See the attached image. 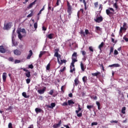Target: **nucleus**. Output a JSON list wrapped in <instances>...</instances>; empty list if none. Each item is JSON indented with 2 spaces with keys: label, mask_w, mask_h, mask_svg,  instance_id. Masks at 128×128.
Segmentation results:
<instances>
[{
  "label": "nucleus",
  "mask_w": 128,
  "mask_h": 128,
  "mask_svg": "<svg viewBox=\"0 0 128 128\" xmlns=\"http://www.w3.org/2000/svg\"><path fill=\"white\" fill-rule=\"evenodd\" d=\"M67 6H68V10L67 12L68 14V17L70 16V15H72V6L70 5V2L68 1L67 2Z\"/></svg>",
  "instance_id": "1"
},
{
  "label": "nucleus",
  "mask_w": 128,
  "mask_h": 128,
  "mask_svg": "<svg viewBox=\"0 0 128 128\" xmlns=\"http://www.w3.org/2000/svg\"><path fill=\"white\" fill-rule=\"evenodd\" d=\"M23 70L26 72L25 73V75L26 78H30L31 77V72L29 70H26V68H24Z\"/></svg>",
  "instance_id": "2"
},
{
  "label": "nucleus",
  "mask_w": 128,
  "mask_h": 128,
  "mask_svg": "<svg viewBox=\"0 0 128 128\" xmlns=\"http://www.w3.org/2000/svg\"><path fill=\"white\" fill-rule=\"evenodd\" d=\"M94 20L96 22L100 23L102 22L103 18L102 17V16H97L96 18L94 19Z\"/></svg>",
  "instance_id": "3"
},
{
  "label": "nucleus",
  "mask_w": 128,
  "mask_h": 128,
  "mask_svg": "<svg viewBox=\"0 0 128 128\" xmlns=\"http://www.w3.org/2000/svg\"><path fill=\"white\" fill-rule=\"evenodd\" d=\"M12 28V23L11 22H8L6 24H4V30H8Z\"/></svg>",
  "instance_id": "4"
},
{
  "label": "nucleus",
  "mask_w": 128,
  "mask_h": 128,
  "mask_svg": "<svg viewBox=\"0 0 128 128\" xmlns=\"http://www.w3.org/2000/svg\"><path fill=\"white\" fill-rule=\"evenodd\" d=\"M74 72H76V68L74 64H70V72L74 73Z\"/></svg>",
  "instance_id": "5"
},
{
  "label": "nucleus",
  "mask_w": 128,
  "mask_h": 128,
  "mask_svg": "<svg viewBox=\"0 0 128 128\" xmlns=\"http://www.w3.org/2000/svg\"><path fill=\"white\" fill-rule=\"evenodd\" d=\"M14 54L16 56H20L21 55L22 52L20 50L16 49L14 50Z\"/></svg>",
  "instance_id": "6"
},
{
  "label": "nucleus",
  "mask_w": 128,
  "mask_h": 128,
  "mask_svg": "<svg viewBox=\"0 0 128 128\" xmlns=\"http://www.w3.org/2000/svg\"><path fill=\"white\" fill-rule=\"evenodd\" d=\"M46 86H44L42 89L38 90V92L40 94H44V92H46Z\"/></svg>",
  "instance_id": "7"
},
{
  "label": "nucleus",
  "mask_w": 128,
  "mask_h": 128,
  "mask_svg": "<svg viewBox=\"0 0 128 128\" xmlns=\"http://www.w3.org/2000/svg\"><path fill=\"white\" fill-rule=\"evenodd\" d=\"M32 55H33V52L32 50H29V54L27 56L26 59L30 60Z\"/></svg>",
  "instance_id": "8"
},
{
  "label": "nucleus",
  "mask_w": 128,
  "mask_h": 128,
  "mask_svg": "<svg viewBox=\"0 0 128 128\" xmlns=\"http://www.w3.org/2000/svg\"><path fill=\"white\" fill-rule=\"evenodd\" d=\"M58 62L60 65H62L63 63H66V60H61L60 61V58H58Z\"/></svg>",
  "instance_id": "9"
},
{
  "label": "nucleus",
  "mask_w": 128,
  "mask_h": 128,
  "mask_svg": "<svg viewBox=\"0 0 128 128\" xmlns=\"http://www.w3.org/2000/svg\"><path fill=\"white\" fill-rule=\"evenodd\" d=\"M7 78V73L6 72H3L2 74V80L4 82H5Z\"/></svg>",
  "instance_id": "10"
},
{
  "label": "nucleus",
  "mask_w": 128,
  "mask_h": 128,
  "mask_svg": "<svg viewBox=\"0 0 128 128\" xmlns=\"http://www.w3.org/2000/svg\"><path fill=\"white\" fill-rule=\"evenodd\" d=\"M16 32L18 34V38L20 40H22L23 38L22 35V34L21 32H20V30H16Z\"/></svg>",
  "instance_id": "11"
},
{
  "label": "nucleus",
  "mask_w": 128,
  "mask_h": 128,
  "mask_svg": "<svg viewBox=\"0 0 128 128\" xmlns=\"http://www.w3.org/2000/svg\"><path fill=\"white\" fill-rule=\"evenodd\" d=\"M80 68H81L82 70V72H84V70L86 69V66L84 65V63H82V62H80Z\"/></svg>",
  "instance_id": "12"
},
{
  "label": "nucleus",
  "mask_w": 128,
  "mask_h": 128,
  "mask_svg": "<svg viewBox=\"0 0 128 128\" xmlns=\"http://www.w3.org/2000/svg\"><path fill=\"white\" fill-rule=\"evenodd\" d=\"M60 124H62V120H60L57 124H54V125H53V128H58L60 126Z\"/></svg>",
  "instance_id": "13"
},
{
  "label": "nucleus",
  "mask_w": 128,
  "mask_h": 128,
  "mask_svg": "<svg viewBox=\"0 0 128 128\" xmlns=\"http://www.w3.org/2000/svg\"><path fill=\"white\" fill-rule=\"evenodd\" d=\"M0 52L2 54H4L6 52V49L4 48V46H0Z\"/></svg>",
  "instance_id": "14"
},
{
  "label": "nucleus",
  "mask_w": 128,
  "mask_h": 128,
  "mask_svg": "<svg viewBox=\"0 0 128 128\" xmlns=\"http://www.w3.org/2000/svg\"><path fill=\"white\" fill-rule=\"evenodd\" d=\"M36 0H34V2L30 3L29 6H28V8L30 9L32 8V6L36 4Z\"/></svg>",
  "instance_id": "15"
},
{
  "label": "nucleus",
  "mask_w": 128,
  "mask_h": 128,
  "mask_svg": "<svg viewBox=\"0 0 128 128\" xmlns=\"http://www.w3.org/2000/svg\"><path fill=\"white\" fill-rule=\"evenodd\" d=\"M54 56H56L57 58V60H58V59L60 58H61V56L60 54H58V52H56L54 53Z\"/></svg>",
  "instance_id": "16"
},
{
  "label": "nucleus",
  "mask_w": 128,
  "mask_h": 128,
  "mask_svg": "<svg viewBox=\"0 0 128 128\" xmlns=\"http://www.w3.org/2000/svg\"><path fill=\"white\" fill-rule=\"evenodd\" d=\"M72 104H74V102L72 100H68V105L72 106Z\"/></svg>",
  "instance_id": "17"
},
{
  "label": "nucleus",
  "mask_w": 128,
  "mask_h": 128,
  "mask_svg": "<svg viewBox=\"0 0 128 128\" xmlns=\"http://www.w3.org/2000/svg\"><path fill=\"white\" fill-rule=\"evenodd\" d=\"M80 84V80L78 78H76L74 80V85L75 86H78Z\"/></svg>",
  "instance_id": "18"
},
{
  "label": "nucleus",
  "mask_w": 128,
  "mask_h": 128,
  "mask_svg": "<svg viewBox=\"0 0 128 128\" xmlns=\"http://www.w3.org/2000/svg\"><path fill=\"white\" fill-rule=\"evenodd\" d=\"M100 74V72H98L94 73H92V75L93 76H98Z\"/></svg>",
  "instance_id": "19"
},
{
  "label": "nucleus",
  "mask_w": 128,
  "mask_h": 128,
  "mask_svg": "<svg viewBox=\"0 0 128 128\" xmlns=\"http://www.w3.org/2000/svg\"><path fill=\"white\" fill-rule=\"evenodd\" d=\"M83 82L84 84H86L87 82V76H84L82 78Z\"/></svg>",
  "instance_id": "20"
},
{
  "label": "nucleus",
  "mask_w": 128,
  "mask_h": 128,
  "mask_svg": "<svg viewBox=\"0 0 128 128\" xmlns=\"http://www.w3.org/2000/svg\"><path fill=\"white\" fill-rule=\"evenodd\" d=\"M42 111V109L40 108H36L35 112L36 114H38L39 112H41Z\"/></svg>",
  "instance_id": "21"
},
{
  "label": "nucleus",
  "mask_w": 128,
  "mask_h": 128,
  "mask_svg": "<svg viewBox=\"0 0 128 128\" xmlns=\"http://www.w3.org/2000/svg\"><path fill=\"white\" fill-rule=\"evenodd\" d=\"M22 96L24 98H30V96H29V95H27L26 94V92H23L22 93Z\"/></svg>",
  "instance_id": "22"
},
{
  "label": "nucleus",
  "mask_w": 128,
  "mask_h": 128,
  "mask_svg": "<svg viewBox=\"0 0 128 128\" xmlns=\"http://www.w3.org/2000/svg\"><path fill=\"white\" fill-rule=\"evenodd\" d=\"M72 58H78V54L76 52H74L72 54Z\"/></svg>",
  "instance_id": "23"
},
{
  "label": "nucleus",
  "mask_w": 128,
  "mask_h": 128,
  "mask_svg": "<svg viewBox=\"0 0 128 128\" xmlns=\"http://www.w3.org/2000/svg\"><path fill=\"white\" fill-rule=\"evenodd\" d=\"M76 114H77L78 118H82V112H76Z\"/></svg>",
  "instance_id": "24"
},
{
  "label": "nucleus",
  "mask_w": 128,
  "mask_h": 128,
  "mask_svg": "<svg viewBox=\"0 0 128 128\" xmlns=\"http://www.w3.org/2000/svg\"><path fill=\"white\" fill-rule=\"evenodd\" d=\"M106 14L108 16H110V14H113V13L111 12L108 9L106 10Z\"/></svg>",
  "instance_id": "25"
},
{
  "label": "nucleus",
  "mask_w": 128,
  "mask_h": 128,
  "mask_svg": "<svg viewBox=\"0 0 128 128\" xmlns=\"http://www.w3.org/2000/svg\"><path fill=\"white\" fill-rule=\"evenodd\" d=\"M114 8H116V10H120V8H118V6L117 5L116 2H115V3L114 4Z\"/></svg>",
  "instance_id": "26"
},
{
  "label": "nucleus",
  "mask_w": 128,
  "mask_h": 128,
  "mask_svg": "<svg viewBox=\"0 0 128 128\" xmlns=\"http://www.w3.org/2000/svg\"><path fill=\"white\" fill-rule=\"evenodd\" d=\"M72 58V62L71 63V64L74 65V63L78 61L77 58Z\"/></svg>",
  "instance_id": "27"
},
{
  "label": "nucleus",
  "mask_w": 128,
  "mask_h": 128,
  "mask_svg": "<svg viewBox=\"0 0 128 128\" xmlns=\"http://www.w3.org/2000/svg\"><path fill=\"white\" fill-rule=\"evenodd\" d=\"M53 36H54V34H48V38L50 40H52L54 38Z\"/></svg>",
  "instance_id": "28"
},
{
  "label": "nucleus",
  "mask_w": 128,
  "mask_h": 128,
  "mask_svg": "<svg viewBox=\"0 0 128 128\" xmlns=\"http://www.w3.org/2000/svg\"><path fill=\"white\" fill-rule=\"evenodd\" d=\"M104 46V42H102L101 44L98 46V48L100 49V50H102V48Z\"/></svg>",
  "instance_id": "29"
},
{
  "label": "nucleus",
  "mask_w": 128,
  "mask_h": 128,
  "mask_svg": "<svg viewBox=\"0 0 128 128\" xmlns=\"http://www.w3.org/2000/svg\"><path fill=\"white\" fill-rule=\"evenodd\" d=\"M12 43L14 46H16L18 45V42H16L15 40H14V38H12Z\"/></svg>",
  "instance_id": "30"
},
{
  "label": "nucleus",
  "mask_w": 128,
  "mask_h": 128,
  "mask_svg": "<svg viewBox=\"0 0 128 128\" xmlns=\"http://www.w3.org/2000/svg\"><path fill=\"white\" fill-rule=\"evenodd\" d=\"M20 33L22 32L23 34H26V30L25 28H22V29L20 30Z\"/></svg>",
  "instance_id": "31"
},
{
  "label": "nucleus",
  "mask_w": 128,
  "mask_h": 128,
  "mask_svg": "<svg viewBox=\"0 0 128 128\" xmlns=\"http://www.w3.org/2000/svg\"><path fill=\"white\" fill-rule=\"evenodd\" d=\"M96 104L98 106V110H100V102H98V101H96Z\"/></svg>",
  "instance_id": "32"
},
{
  "label": "nucleus",
  "mask_w": 128,
  "mask_h": 128,
  "mask_svg": "<svg viewBox=\"0 0 128 128\" xmlns=\"http://www.w3.org/2000/svg\"><path fill=\"white\" fill-rule=\"evenodd\" d=\"M114 52V48L112 46H110V54L109 55H111V54L113 52Z\"/></svg>",
  "instance_id": "33"
},
{
  "label": "nucleus",
  "mask_w": 128,
  "mask_h": 128,
  "mask_svg": "<svg viewBox=\"0 0 128 128\" xmlns=\"http://www.w3.org/2000/svg\"><path fill=\"white\" fill-rule=\"evenodd\" d=\"M126 110V107H123L122 108V114H126V112H125Z\"/></svg>",
  "instance_id": "34"
},
{
  "label": "nucleus",
  "mask_w": 128,
  "mask_h": 128,
  "mask_svg": "<svg viewBox=\"0 0 128 128\" xmlns=\"http://www.w3.org/2000/svg\"><path fill=\"white\" fill-rule=\"evenodd\" d=\"M94 107L93 105H88L86 108L89 110H90L91 108Z\"/></svg>",
  "instance_id": "35"
},
{
  "label": "nucleus",
  "mask_w": 128,
  "mask_h": 128,
  "mask_svg": "<svg viewBox=\"0 0 128 128\" xmlns=\"http://www.w3.org/2000/svg\"><path fill=\"white\" fill-rule=\"evenodd\" d=\"M80 34L81 35H82L84 37L86 36V34H85V33H84V32L83 30H81L80 32Z\"/></svg>",
  "instance_id": "36"
},
{
  "label": "nucleus",
  "mask_w": 128,
  "mask_h": 128,
  "mask_svg": "<svg viewBox=\"0 0 128 128\" xmlns=\"http://www.w3.org/2000/svg\"><path fill=\"white\" fill-rule=\"evenodd\" d=\"M46 69L48 70H50V64H48L46 67Z\"/></svg>",
  "instance_id": "37"
},
{
  "label": "nucleus",
  "mask_w": 128,
  "mask_h": 128,
  "mask_svg": "<svg viewBox=\"0 0 128 128\" xmlns=\"http://www.w3.org/2000/svg\"><path fill=\"white\" fill-rule=\"evenodd\" d=\"M64 89H66V86H62L61 87V90L62 92V93L64 92Z\"/></svg>",
  "instance_id": "38"
},
{
  "label": "nucleus",
  "mask_w": 128,
  "mask_h": 128,
  "mask_svg": "<svg viewBox=\"0 0 128 128\" xmlns=\"http://www.w3.org/2000/svg\"><path fill=\"white\" fill-rule=\"evenodd\" d=\"M8 60L11 62H14V59L13 57H10L8 58Z\"/></svg>",
  "instance_id": "39"
},
{
  "label": "nucleus",
  "mask_w": 128,
  "mask_h": 128,
  "mask_svg": "<svg viewBox=\"0 0 128 128\" xmlns=\"http://www.w3.org/2000/svg\"><path fill=\"white\" fill-rule=\"evenodd\" d=\"M31 82V79L30 78H28L27 79H26V82L27 84H30Z\"/></svg>",
  "instance_id": "40"
},
{
  "label": "nucleus",
  "mask_w": 128,
  "mask_h": 128,
  "mask_svg": "<svg viewBox=\"0 0 128 128\" xmlns=\"http://www.w3.org/2000/svg\"><path fill=\"white\" fill-rule=\"evenodd\" d=\"M20 62H21V60H14V64H20Z\"/></svg>",
  "instance_id": "41"
},
{
  "label": "nucleus",
  "mask_w": 128,
  "mask_h": 128,
  "mask_svg": "<svg viewBox=\"0 0 128 128\" xmlns=\"http://www.w3.org/2000/svg\"><path fill=\"white\" fill-rule=\"evenodd\" d=\"M83 3L84 6V10H86V0H83Z\"/></svg>",
  "instance_id": "42"
},
{
  "label": "nucleus",
  "mask_w": 128,
  "mask_h": 128,
  "mask_svg": "<svg viewBox=\"0 0 128 128\" xmlns=\"http://www.w3.org/2000/svg\"><path fill=\"white\" fill-rule=\"evenodd\" d=\"M44 54V52H41L39 54V58H41L42 57V56Z\"/></svg>",
  "instance_id": "43"
},
{
  "label": "nucleus",
  "mask_w": 128,
  "mask_h": 128,
  "mask_svg": "<svg viewBox=\"0 0 128 128\" xmlns=\"http://www.w3.org/2000/svg\"><path fill=\"white\" fill-rule=\"evenodd\" d=\"M60 2H61L60 0H57L55 6H60Z\"/></svg>",
  "instance_id": "44"
},
{
  "label": "nucleus",
  "mask_w": 128,
  "mask_h": 128,
  "mask_svg": "<svg viewBox=\"0 0 128 128\" xmlns=\"http://www.w3.org/2000/svg\"><path fill=\"white\" fill-rule=\"evenodd\" d=\"M50 106L51 108H54L56 106V103H51Z\"/></svg>",
  "instance_id": "45"
},
{
  "label": "nucleus",
  "mask_w": 128,
  "mask_h": 128,
  "mask_svg": "<svg viewBox=\"0 0 128 128\" xmlns=\"http://www.w3.org/2000/svg\"><path fill=\"white\" fill-rule=\"evenodd\" d=\"M82 111V108L80 107H78V110H76L75 111L76 112H80Z\"/></svg>",
  "instance_id": "46"
},
{
  "label": "nucleus",
  "mask_w": 128,
  "mask_h": 128,
  "mask_svg": "<svg viewBox=\"0 0 128 128\" xmlns=\"http://www.w3.org/2000/svg\"><path fill=\"white\" fill-rule=\"evenodd\" d=\"M98 125V122H92L91 124V126H97Z\"/></svg>",
  "instance_id": "47"
},
{
  "label": "nucleus",
  "mask_w": 128,
  "mask_h": 128,
  "mask_svg": "<svg viewBox=\"0 0 128 128\" xmlns=\"http://www.w3.org/2000/svg\"><path fill=\"white\" fill-rule=\"evenodd\" d=\"M62 106H67L68 105V102H64V103H62Z\"/></svg>",
  "instance_id": "48"
},
{
  "label": "nucleus",
  "mask_w": 128,
  "mask_h": 128,
  "mask_svg": "<svg viewBox=\"0 0 128 128\" xmlns=\"http://www.w3.org/2000/svg\"><path fill=\"white\" fill-rule=\"evenodd\" d=\"M32 16H33V12H32L31 13H30L28 15V18H31Z\"/></svg>",
  "instance_id": "49"
},
{
  "label": "nucleus",
  "mask_w": 128,
  "mask_h": 128,
  "mask_svg": "<svg viewBox=\"0 0 128 128\" xmlns=\"http://www.w3.org/2000/svg\"><path fill=\"white\" fill-rule=\"evenodd\" d=\"M8 128H13L12 123H11V122L8 123Z\"/></svg>",
  "instance_id": "50"
},
{
  "label": "nucleus",
  "mask_w": 128,
  "mask_h": 128,
  "mask_svg": "<svg viewBox=\"0 0 128 128\" xmlns=\"http://www.w3.org/2000/svg\"><path fill=\"white\" fill-rule=\"evenodd\" d=\"M34 28L36 30L38 28V23L34 22Z\"/></svg>",
  "instance_id": "51"
},
{
  "label": "nucleus",
  "mask_w": 128,
  "mask_h": 128,
  "mask_svg": "<svg viewBox=\"0 0 128 128\" xmlns=\"http://www.w3.org/2000/svg\"><path fill=\"white\" fill-rule=\"evenodd\" d=\"M113 65H114V67H115V68L120 67V65L118 64H113Z\"/></svg>",
  "instance_id": "52"
},
{
  "label": "nucleus",
  "mask_w": 128,
  "mask_h": 128,
  "mask_svg": "<svg viewBox=\"0 0 128 128\" xmlns=\"http://www.w3.org/2000/svg\"><path fill=\"white\" fill-rule=\"evenodd\" d=\"M49 94L51 96H52V94H54V90H51L49 92Z\"/></svg>",
  "instance_id": "53"
},
{
  "label": "nucleus",
  "mask_w": 128,
  "mask_h": 128,
  "mask_svg": "<svg viewBox=\"0 0 128 128\" xmlns=\"http://www.w3.org/2000/svg\"><path fill=\"white\" fill-rule=\"evenodd\" d=\"M66 70V66H64L62 69L60 70V72H62Z\"/></svg>",
  "instance_id": "54"
},
{
  "label": "nucleus",
  "mask_w": 128,
  "mask_h": 128,
  "mask_svg": "<svg viewBox=\"0 0 128 128\" xmlns=\"http://www.w3.org/2000/svg\"><path fill=\"white\" fill-rule=\"evenodd\" d=\"M81 52L82 53V56L84 57L86 54V52L84 50H82L81 51Z\"/></svg>",
  "instance_id": "55"
},
{
  "label": "nucleus",
  "mask_w": 128,
  "mask_h": 128,
  "mask_svg": "<svg viewBox=\"0 0 128 128\" xmlns=\"http://www.w3.org/2000/svg\"><path fill=\"white\" fill-rule=\"evenodd\" d=\"M28 68H30L33 69L34 68V66L32 64H31L28 66Z\"/></svg>",
  "instance_id": "56"
},
{
  "label": "nucleus",
  "mask_w": 128,
  "mask_h": 128,
  "mask_svg": "<svg viewBox=\"0 0 128 128\" xmlns=\"http://www.w3.org/2000/svg\"><path fill=\"white\" fill-rule=\"evenodd\" d=\"M118 54V50H115L114 51V54L115 56L117 55Z\"/></svg>",
  "instance_id": "57"
},
{
  "label": "nucleus",
  "mask_w": 128,
  "mask_h": 128,
  "mask_svg": "<svg viewBox=\"0 0 128 128\" xmlns=\"http://www.w3.org/2000/svg\"><path fill=\"white\" fill-rule=\"evenodd\" d=\"M96 30L98 31H100L101 28L99 26H96Z\"/></svg>",
  "instance_id": "58"
},
{
  "label": "nucleus",
  "mask_w": 128,
  "mask_h": 128,
  "mask_svg": "<svg viewBox=\"0 0 128 128\" xmlns=\"http://www.w3.org/2000/svg\"><path fill=\"white\" fill-rule=\"evenodd\" d=\"M85 33H86V35L90 34V32H88V30H87V29H86V30H85Z\"/></svg>",
  "instance_id": "59"
},
{
  "label": "nucleus",
  "mask_w": 128,
  "mask_h": 128,
  "mask_svg": "<svg viewBox=\"0 0 128 128\" xmlns=\"http://www.w3.org/2000/svg\"><path fill=\"white\" fill-rule=\"evenodd\" d=\"M123 39L126 42H128V38H126V36H124L123 38Z\"/></svg>",
  "instance_id": "60"
},
{
  "label": "nucleus",
  "mask_w": 128,
  "mask_h": 128,
  "mask_svg": "<svg viewBox=\"0 0 128 128\" xmlns=\"http://www.w3.org/2000/svg\"><path fill=\"white\" fill-rule=\"evenodd\" d=\"M89 50H90V52H94V50H93L92 46H90V47H89Z\"/></svg>",
  "instance_id": "61"
},
{
  "label": "nucleus",
  "mask_w": 128,
  "mask_h": 128,
  "mask_svg": "<svg viewBox=\"0 0 128 128\" xmlns=\"http://www.w3.org/2000/svg\"><path fill=\"white\" fill-rule=\"evenodd\" d=\"M100 67L102 68V70H103V71L104 70V68L103 64H100Z\"/></svg>",
  "instance_id": "62"
},
{
  "label": "nucleus",
  "mask_w": 128,
  "mask_h": 128,
  "mask_svg": "<svg viewBox=\"0 0 128 128\" xmlns=\"http://www.w3.org/2000/svg\"><path fill=\"white\" fill-rule=\"evenodd\" d=\"M108 10H109L110 11H112V12H114V8H109Z\"/></svg>",
  "instance_id": "63"
},
{
  "label": "nucleus",
  "mask_w": 128,
  "mask_h": 128,
  "mask_svg": "<svg viewBox=\"0 0 128 128\" xmlns=\"http://www.w3.org/2000/svg\"><path fill=\"white\" fill-rule=\"evenodd\" d=\"M94 5L95 6L96 8H97L98 6V2H96L94 3Z\"/></svg>",
  "instance_id": "64"
}]
</instances>
